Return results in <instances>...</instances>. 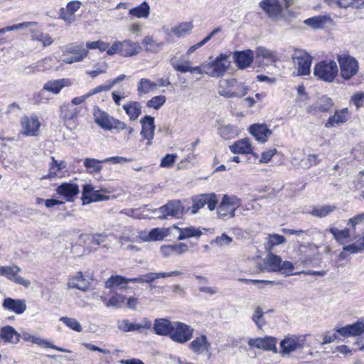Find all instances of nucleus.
<instances>
[{
    "mask_svg": "<svg viewBox=\"0 0 364 364\" xmlns=\"http://www.w3.org/2000/svg\"><path fill=\"white\" fill-rule=\"evenodd\" d=\"M336 210L335 205H325L322 206H314L309 213L317 218H323Z\"/></svg>",
    "mask_w": 364,
    "mask_h": 364,
    "instance_id": "de8ad7c7",
    "label": "nucleus"
},
{
    "mask_svg": "<svg viewBox=\"0 0 364 364\" xmlns=\"http://www.w3.org/2000/svg\"><path fill=\"white\" fill-rule=\"evenodd\" d=\"M292 60L295 71L294 75L297 76L306 75L310 73L311 57L303 50H296L292 54Z\"/></svg>",
    "mask_w": 364,
    "mask_h": 364,
    "instance_id": "0eeeda50",
    "label": "nucleus"
},
{
    "mask_svg": "<svg viewBox=\"0 0 364 364\" xmlns=\"http://www.w3.org/2000/svg\"><path fill=\"white\" fill-rule=\"evenodd\" d=\"M2 306L5 309L13 311L17 314H23L27 308L24 299H14L12 298L4 299Z\"/></svg>",
    "mask_w": 364,
    "mask_h": 364,
    "instance_id": "c756f323",
    "label": "nucleus"
},
{
    "mask_svg": "<svg viewBox=\"0 0 364 364\" xmlns=\"http://www.w3.org/2000/svg\"><path fill=\"white\" fill-rule=\"evenodd\" d=\"M232 241V238L226 234L223 233L221 236L217 237L212 243L216 244L218 246H223L229 245Z\"/></svg>",
    "mask_w": 364,
    "mask_h": 364,
    "instance_id": "338daca9",
    "label": "nucleus"
},
{
    "mask_svg": "<svg viewBox=\"0 0 364 364\" xmlns=\"http://www.w3.org/2000/svg\"><path fill=\"white\" fill-rule=\"evenodd\" d=\"M145 50L152 53H158L164 46L163 42H156L151 36H146L142 41Z\"/></svg>",
    "mask_w": 364,
    "mask_h": 364,
    "instance_id": "37998d69",
    "label": "nucleus"
},
{
    "mask_svg": "<svg viewBox=\"0 0 364 364\" xmlns=\"http://www.w3.org/2000/svg\"><path fill=\"white\" fill-rule=\"evenodd\" d=\"M278 60L276 50L264 46H258L255 50V60L259 66H269Z\"/></svg>",
    "mask_w": 364,
    "mask_h": 364,
    "instance_id": "9b49d317",
    "label": "nucleus"
},
{
    "mask_svg": "<svg viewBox=\"0 0 364 364\" xmlns=\"http://www.w3.org/2000/svg\"><path fill=\"white\" fill-rule=\"evenodd\" d=\"M21 336H22V338L25 341L31 342V343L37 344L38 346H41V347L53 348V349L57 350L58 351H60V352H64V353H70L71 352L70 350H69L68 349L58 347V346L52 344L50 342H49L48 341H47L46 339L41 338L34 336V335H31L30 333H28L27 332H23L22 333Z\"/></svg>",
    "mask_w": 364,
    "mask_h": 364,
    "instance_id": "393cba45",
    "label": "nucleus"
},
{
    "mask_svg": "<svg viewBox=\"0 0 364 364\" xmlns=\"http://www.w3.org/2000/svg\"><path fill=\"white\" fill-rule=\"evenodd\" d=\"M141 130L140 135L144 140H146V145L151 146L154 137L155 124L154 118L146 115L140 120Z\"/></svg>",
    "mask_w": 364,
    "mask_h": 364,
    "instance_id": "dca6fc26",
    "label": "nucleus"
},
{
    "mask_svg": "<svg viewBox=\"0 0 364 364\" xmlns=\"http://www.w3.org/2000/svg\"><path fill=\"white\" fill-rule=\"evenodd\" d=\"M241 200L235 195H224L218 205L217 213L220 218H234L235 210L240 206Z\"/></svg>",
    "mask_w": 364,
    "mask_h": 364,
    "instance_id": "6e6552de",
    "label": "nucleus"
},
{
    "mask_svg": "<svg viewBox=\"0 0 364 364\" xmlns=\"http://www.w3.org/2000/svg\"><path fill=\"white\" fill-rule=\"evenodd\" d=\"M210 346L211 344L205 335L196 337L189 344V348L197 355L208 353Z\"/></svg>",
    "mask_w": 364,
    "mask_h": 364,
    "instance_id": "b1692460",
    "label": "nucleus"
},
{
    "mask_svg": "<svg viewBox=\"0 0 364 364\" xmlns=\"http://www.w3.org/2000/svg\"><path fill=\"white\" fill-rule=\"evenodd\" d=\"M128 284V278L122 277L121 275H114L110 277L105 282V287L107 289H112L114 287H120L122 285H126Z\"/></svg>",
    "mask_w": 364,
    "mask_h": 364,
    "instance_id": "603ef678",
    "label": "nucleus"
},
{
    "mask_svg": "<svg viewBox=\"0 0 364 364\" xmlns=\"http://www.w3.org/2000/svg\"><path fill=\"white\" fill-rule=\"evenodd\" d=\"M60 117L64 120H74L79 112H80V109L78 107H73L72 105L69 103H65L60 107Z\"/></svg>",
    "mask_w": 364,
    "mask_h": 364,
    "instance_id": "4c0bfd02",
    "label": "nucleus"
},
{
    "mask_svg": "<svg viewBox=\"0 0 364 364\" xmlns=\"http://www.w3.org/2000/svg\"><path fill=\"white\" fill-rule=\"evenodd\" d=\"M329 232L333 235L334 239L340 244H344V240L350 237L348 229L340 230L336 228H331Z\"/></svg>",
    "mask_w": 364,
    "mask_h": 364,
    "instance_id": "5fc2aeb1",
    "label": "nucleus"
},
{
    "mask_svg": "<svg viewBox=\"0 0 364 364\" xmlns=\"http://www.w3.org/2000/svg\"><path fill=\"white\" fill-rule=\"evenodd\" d=\"M68 85H70V82L68 79L50 80L44 84L43 90L58 94L64 87Z\"/></svg>",
    "mask_w": 364,
    "mask_h": 364,
    "instance_id": "c9c22d12",
    "label": "nucleus"
},
{
    "mask_svg": "<svg viewBox=\"0 0 364 364\" xmlns=\"http://www.w3.org/2000/svg\"><path fill=\"white\" fill-rule=\"evenodd\" d=\"M184 207L180 200H171L155 210L158 218L165 219L168 216L179 218L184 213Z\"/></svg>",
    "mask_w": 364,
    "mask_h": 364,
    "instance_id": "1a4fd4ad",
    "label": "nucleus"
},
{
    "mask_svg": "<svg viewBox=\"0 0 364 364\" xmlns=\"http://www.w3.org/2000/svg\"><path fill=\"white\" fill-rule=\"evenodd\" d=\"M230 66V55L225 53H220L214 61L203 65L205 73L213 77L223 76Z\"/></svg>",
    "mask_w": 364,
    "mask_h": 364,
    "instance_id": "20e7f679",
    "label": "nucleus"
},
{
    "mask_svg": "<svg viewBox=\"0 0 364 364\" xmlns=\"http://www.w3.org/2000/svg\"><path fill=\"white\" fill-rule=\"evenodd\" d=\"M285 242V237L282 235L274 234L269 235L267 246L269 249H272L274 246L282 244Z\"/></svg>",
    "mask_w": 364,
    "mask_h": 364,
    "instance_id": "0e129e2a",
    "label": "nucleus"
},
{
    "mask_svg": "<svg viewBox=\"0 0 364 364\" xmlns=\"http://www.w3.org/2000/svg\"><path fill=\"white\" fill-rule=\"evenodd\" d=\"M82 205H87L92 202L107 200L109 196L102 195L100 191L95 190L91 184H85L82 188L81 197Z\"/></svg>",
    "mask_w": 364,
    "mask_h": 364,
    "instance_id": "2eb2a0df",
    "label": "nucleus"
},
{
    "mask_svg": "<svg viewBox=\"0 0 364 364\" xmlns=\"http://www.w3.org/2000/svg\"><path fill=\"white\" fill-rule=\"evenodd\" d=\"M338 73L337 63L333 60H321L314 68V75L326 82H333Z\"/></svg>",
    "mask_w": 364,
    "mask_h": 364,
    "instance_id": "7ed1b4c3",
    "label": "nucleus"
},
{
    "mask_svg": "<svg viewBox=\"0 0 364 364\" xmlns=\"http://www.w3.org/2000/svg\"><path fill=\"white\" fill-rule=\"evenodd\" d=\"M332 21L331 18L329 16H316L309 18L304 21V23L311 26V28L316 29L323 28L326 23Z\"/></svg>",
    "mask_w": 364,
    "mask_h": 364,
    "instance_id": "a19ab883",
    "label": "nucleus"
},
{
    "mask_svg": "<svg viewBox=\"0 0 364 364\" xmlns=\"http://www.w3.org/2000/svg\"><path fill=\"white\" fill-rule=\"evenodd\" d=\"M170 63L175 70L181 72L182 73H186L188 72L191 73H197L200 75L205 73L204 68L203 66L191 67V65H181L178 63V60H176L174 58L171 59Z\"/></svg>",
    "mask_w": 364,
    "mask_h": 364,
    "instance_id": "e433bc0d",
    "label": "nucleus"
},
{
    "mask_svg": "<svg viewBox=\"0 0 364 364\" xmlns=\"http://www.w3.org/2000/svg\"><path fill=\"white\" fill-rule=\"evenodd\" d=\"M350 114L348 108L336 110L325 123V127L330 129L336 125L346 123L350 118Z\"/></svg>",
    "mask_w": 364,
    "mask_h": 364,
    "instance_id": "412c9836",
    "label": "nucleus"
},
{
    "mask_svg": "<svg viewBox=\"0 0 364 364\" xmlns=\"http://www.w3.org/2000/svg\"><path fill=\"white\" fill-rule=\"evenodd\" d=\"M218 134L224 139H230L239 134V129L232 124L222 125L218 127Z\"/></svg>",
    "mask_w": 364,
    "mask_h": 364,
    "instance_id": "79ce46f5",
    "label": "nucleus"
},
{
    "mask_svg": "<svg viewBox=\"0 0 364 364\" xmlns=\"http://www.w3.org/2000/svg\"><path fill=\"white\" fill-rule=\"evenodd\" d=\"M151 325V322L149 319L144 318L140 323H132V331H140L141 329H149Z\"/></svg>",
    "mask_w": 364,
    "mask_h": 364,
    "instance_id": "69168bd1",
    "label": "nucleus"
},
{
    "mask_svg": "<svg viewBox=\"0 0 364 364\" xmlns=\"http://www.w3.org/2000/svg\"><path fill=\"white\" fill-rule=\"evenodd\" d=\"M293 4V0H262L259 6L273 20L283 17L284 9Z\"/></svg>",
    "mask_w": 364,
    "mask_h": 364,
    "instance_id": "f03ea898",
    "label": "nucleus"
},
{
    "mask_svg": "<svg viewBox=\"0 0 364 364\" xmlns=\"http://www.w3.org/2000/svg\"><path fill=\"white\" fill-rule=\"evenodd\" d=\"M236 83L237 80L234 78L223 79L220 80L218 87V94L220 96L227 98H232V96H230L229 95L232 94L233 88L235 87Z\"/></svg>",
    "mask_w": 364,
    "mask_h": 364,
    "instance_id": "f704fd0d",
    "label": "nucleus"
},
{
    "mask_svg": "<svg viewBox=\"0 0 364 364\" xmlns=\"http://www.w3.org/2000/svg\"><path fill=\"white\" fill-rule=\"evenodd\" d=\"M247 343L251 348L273 351L274 353L277 352L276 339L274 337L265 336L264 338H250Z\"/></svg>",
    "mask_w": 364,
    "mask_h": 364,
    "instance_id": "a211bd4d",
    "label": "nucleus"
},
{
    "mask_svg": "<svg viewBox=\"0 0 364 364\" xmlns=\"http://www.w3.org/2000/svg\"><path fill=\"white\" fill-rule=\"evenodd\" d=\"M252 321L255 322L258 328L261 329L265 324L264 318V311L259 306H257L255 311L252 317Z\"/></svg>",
    "mask_w": 364,
    "mask_h": 364,
    "instance_id": "4d7b16f0",
    "label": "nucleus"
},
{
    "mask_svg": "<svg viewBox=\"0 0 364 364\" xmlns=\"http://www.w3.org/2000/svg\"><path fill=\"white\" fill-rule=\"evenodd\" d=\"M31 38L32 40L41 42L44 47L48 46L53 43V39L48 34L43 33L38 30L31 31Z\"/></svg>",
    "mask_w": 364,
    "mask_h": 364,
    "instance_id": "3c124183",
    "label": "nucleus"
},
{
    "mask_svg": "<svg viewBox=\"0 0 364 364\" xmlns=\"http://www.w3.org/2000/svg\"><path fill=\"white\" fill-rule=\"evenodd\" d=\"M158 87V85L156 82H151L148 78H141L139 80L138 86H137V92L139 95H144L148 92L155 90Z\"/></svg>",
    "mask_w": 364,
    "mask_h": 364,
    "instance_id": "c03bdc74",
    "label": "nucleus"
},
{
    "mask_svg": "<svg viewBox=\"0 0 364 364\" xmlns=\"http://www.w3.org/2000/svg\"><path fill=\"white\" fill-rule=\"evenodd\" d=\"M235 87V89L233 90L232 94L230 95V96H232V98L242 97L245 96L249 90V87L243 82H237Z\"/></svg>",
    "mask_w": 364,
    "mask_h": 364,
    "instance_id": "e2e57ef3",
    "label": "nucleus"
},
{
    "mask_svg": "<svg viewBox=\"0 0 364 364\" xmlns=\"http://www.w3.org/2000/svg\"><path fill=\"white\" fill-rule=\"evenodd\" d=\"M333 106L332 99L326 95H322L316 101L306 108V112L311 114H318L321 112H328Z\"/></svg>",
    "mask_w": 364,
    "mask_h": 364,
    "instance_id": "4468645a",
    "label": "nucleus"
},
{
    "mask_svg": "<svg viewBox=\"0 0 364 364\" xmlns=\"http://www.w3.org/2000/svg\"><path fill=\"white\" fill-rule=\"evenodd\" d=\"M254 56V52L252 50L237 51L235 52L233 55L235 61L240 69L250 67L253 61Z\"/></svg>",
    "mask_w": 364,
    "mask_h": 364,
    "instance_id": "a878e982",
    "label": "nucleus"
},
{
    "mask_svg": "<svg viewBox=\"0 0 364 364\" xmlns=\"http://www.w3.org/2000/svg\"><path fill=\"white\" fill-rule=\"evenodd\" d=\"M233 154H252V148L249 138L237 140L229 146Z\"/></svg>",
    "mask_w": 364,
    "mask_h": 364,
    "instance_id": "2f4dec72",
    "label": "nucleus"
},
{
    "mask_svg": "<svg viewBox=\"0 0 364 364\" xmlns=\"http://www.w3.org/2000/svg\"><path fill=\"white\" fill-rule=\"evenodd\" d=\"M21 134L26 136H33L38 134L41 123L37 117H23L21 120Z\"/></svg>",
    "mask_w": 364,
    "mask_h": 364,
    "instance_id": "f3484780",
    "label": "nucleus"
},
{
    "mask_svg": "<svg viewBox=\"0 0 364 364\" xmlns=\"http://www.w3.org/2000/svg\"><path fill=\"white\" fill-rule=\"evenodd\" d=\"M21 271V269L16 265L0 267V275L5 277L8 279L18 284L28 288L30 287L31 282L29 280L25 279L18 274V273Z\"/></svg>",
    "mask_w": 364,
    "mask_h": 364,
    "instance_id": "f8f14e48",
    "label": "nucleus"
},
{
    "mask_svg": "<svg viewBox=\"0 0 364 364\" xmlns=\"http://www.w3.org/2000/svg\"><path fill=\"white\" fill-rule=\"evenodd\" d=\"M21 335L11 326H6L0 331V338L6 343L16 344L19 342Z\"/></svg>",
    "mask_w": 364,
    "mask_h": 364,
    "instance_id": "473e14b6",
    "label": "nucleus"
},
{
    "mask_svg": "<svg viewBox=\"0 0 364 364\" xmlns=\"http://www.w3.org/2000/svg\"><path fill=\"white\" fill-rule=\"evenodd\" d=\"M282 259L279 256L269 253L264 260V266L260 268L262 271L279 272Z\"/></svg>",
    "mask_w": 364,
    "mask_h": 364,
    "instance_id": "72a5a7b5",
    "label": "nucleus"
},
{
    "mask_svg": "<svg viewBox=\"0 0 364 364\" xmlns=\"http://www.w3.org/2000/svg\"><path fill=\"white\" fill-rule=\"evenodd\" d=\"M62 52V60L68 64L82 61L89 53L83 43H70L60 48Z\"/></svg>",
    "mask_w": 364,
    "mask_h": 364,
    "instance_id": "f257e3e1",
    "label": "nucleus"
},
{
    "mask_svg": "<svg viewBox=\"0 0 364 364\" xmlns=\"http://www.w3.org/2000/svg\"><path fill=\"white\" fill-rule=\"evenodd\" d=\"M95 122L101 128L105 130H110L114 117L109 116L107 112L101 110L98 107H95L93 110Z\"/></svg>",
    "mask_w": 364,
    "mask_h": 364,
    "instance_id": "cd10ccee",
    "label": "nucleus"
},
{
    "mask_svg": "<svg viewBox=\"0 0 364 364\" xmlns=\"http://www.w3.org/2000/svg\"><path fill=\"white\" fill-rule=\"evenodd\" d=\"M68 328L77 332H81L82 328L80 323L74 318L63 316L60 318Z\"/></svg>",
    "mask_w": 364,
    "mask_h": 364,
    "instance_id": "bf43d9fd",
    "label": "nucleus"
},
{
    "mask_svg": "<svg viewBox=\"0 0 364 364\" xmlns=\"http://www.w3.org/2000/svg\"><path fill=\"white\" fill-rule=\"evenodd\" d=\"M174 322L166 318H156L154 323V330L157 335L170 336L173 331Z\"/></svg>",
    "mask_w": 364,
    "mask_h": 364,
    "instance_id": "7c9ffc66",
    "label": "nucleus"
},
{
    "mask_svg": "<svg viewBox=\"0 0 364 364\" xmlns=\"http://www.w3.org/2000/svg\"><path fill=\"white\" fill-rule=\"evenodd\" d=\"M193 333V328L190 326L176 321L174 322L173 331L170 338L176 343H184L191 340Z\"/></svg>",
    "mask_w": 364,
    "mask_h": 364,
    "instance_id": "9d476101",
    "label": "nucleus"
},
{
    "mask_svg": "<svg viewBox=\"0 0 364 364\" xmlns=\"http://www.w3.org/2000/svg\"><path fill=\"white\" fill-rule=\"evenodd\" d=\"M218 203L216 195L214 193L202 194L193 199L192 213L196 214L198 210L207 205L209 210L212 211L215 208Z\"/></svg>",
    "mask_w": 364,
    "mask_h": 364,
    "instance_id": "ddd939ff",
    "label": "nucleus"
},
{
    "mask_svg": "<svg viewBox=\"0 0 364 364\" xmlns=\"http://www.w3.org/2000/svg\"><path fill=\"white\" fill-rule=\"evenodd\" d=\"M141 50L139 43L130 40L115 41L107 50L108 55L119 54L123 57H132L136 55Z\"/></svg>",
    "mask_w": 364,
    "mask_h": 364,
    "instance_id": "39448f33",
    "label": "nucleus"
},
{
    "mask_svg": "<svg viewBox=\"0 0 364 364\" xmlns=\"http://www.w3.org/2000/svg\"><path fill=\"white\" fill-rule=\"evenodd\" d=\"M221 31V28L218 27L215 28L205 38H203L201 41L198 43L197 44L191 46L186 52V55H189L193 52H195L198 48H200L203 45H205L208 41H209L215 34L220 33Z\"/></svg>",
    "mask_w": 364,
    "mask_h": 364,
    "instance_id": "864d4df0",
    "label": "nucleus"
},
{
    "mask_svg": "<svg viewBox=\"0 0 364 364\" xmlns=\"http://www.w3.org/2000/svg\"><path fill=\"white\" fill-rule=\"evenodd\" d=\"M101 163H103L102 160L92 158H86L83 162L87 171L90 173H100L102 168V166L100 165Z\"/></svg>",
    "mask_w": 364,
    "mask_h": 364,
    "instance_id": "09e8293b",
    "label": "nucleus"
},
{
    "mask_svg": "<svg viewBox=\"0 0 364 364\" xmlns=\"http://www.w3.org/2000/svg\"><path fill=\"white\" fill-rule=\"evenodd\" d=\"M129 13L139 18H147L150 13V7L146 1H144L138 6L131 9Z\"/></svg>",
    "mask_w": 364,
    "mask_h": 364,
    "instance_id": "a18cd8bd",
    "label": "nucleus"
},
{
    "mask_svg": "<svg viewBox=\"0 0 364 364\" xmlns=\"http://www.w3.org/2000/svg\"><path fill=\"white\" fill-rule=\"evenodd\" d=\"M123 109L132 121L136 120L141 113V105L138 102H129L123 105Z\"/></svg>",
    "mask_w": 364,
    "mask_h": 364,
    "instance_id": "58836bf2",
    "label": "nucleus"
},
{
    "mask_svg": "<svg viewBox=\"0 0 364 364\" xmlns=\"http://www.w3.org/2000/svg\"><path fill=\"white\" fill-rule=\"evenodd\" d=\"M168 235V230L167 229L154 228L149 232L147 240L153 241L162 240Z\"/></svg>",
    "mask_w": 364,
    "mask_h": 364,
    "instance_id": "6e6d98bb",
    "label": "nucleus"
},
{
    "mask_svg": "<svg viewBox=\"0 0 364 364\" xmlns=\"http://www.w3.org/2000/svg\"><path fill=\"white\" fill-rule=\"evenodd\" d=\"M50 61L51 58H50L39 60L36 65L25 68L24 72L26 74H29L31 73H33L35 70L40 71L46 69V65L50 63Z\"/></svg>",
    "mask_w": 364,
    "mask_h": 364,
    "instance_id": "13d9d810",
    "label": "nucleus"
},
{
    "mask_svg": "<svg viewBox=\"0 0 364 364\" xmlns=\"http://www.w3.org/2000/svg\"><path fill=\"white\" fill-rule=\"evenodd\" d=\"M193 26L191 22H183L179 25L171 28V32L177 37H183L189 34Z\"/></svg>",
    "mask_w": 364,
    "mask_h": 364,
    "instance_id": "49530a36",
    "label": "nucleus"
},
{
    "mask_svg": "<svg viewBox=\"0 0 364 364\" xmlns=\"http://www.w3.org/2000/svg\"><path fill=\"white\" fill-rule=\"evenodd\" d=\"M52 161L53 163L50 167V177L55 176L59 171L66 167L65 161H58L57 160L55 159L53 156H52Z\"/></svg>",
    "mask_w": 364,
    "mask_h": 364,
    "instance_id": "680f3d73",
    "label": "nucleus"
},
{
    "mask_svg": "<svg viewBox=\"0 0 364 364\" xmlns=\"http://www.w3.org/2000/svg\"><path fill=\"white\" fill-rule=\"evenodd\" d=\"M350 100L357 109L360 108L364 105V93L358 92L353 95Z\"/></svg>",
    "mask_w": 364,
    "mask_h": 364,
    "instance_id": "774afa93",
    "label": "nucleus"
},
{
    "mask_svg": "<svg viewBox=\"0 0 364 364\" xmlns=\"http://www.w3.org/2000/svg\"><path fill=\"white\" fill-rule=\"evenodd\" d=\"M250 133L258 141L265 143L267 138L272 134L265 124H254L249 127Z\"/></svg>",
    "mask_w": 364,
    "mask_h": 364,
    "instance_id": "4be33fe9",
    "label": "nucleus"
},
{
    "mask_svg": "<svg viewBox=\"0 0 364 364\" xmlns=\"http://www.w3.org/2000/svg\"><path fill=\"white\" fill-rule=\"evenodd\" d=\"M127 298L119 293H114L105 303L106 306L121 309L124 306Z\"/></svg>",
    "mask_w": 364,
    "mask_h": 364,
    "instance_id": "8fccbe9b",
    "label": "nucleus"
},
{
    "mask_svg": "<svg viewBox=\"0 0 364 364\" xmlns=\"http://www.w3.org/2000/svg\"><path fill=\"white\" fill-rule=\"evenodd\" d=\"M56 192L65 198L67 201H73V198L79 193L80 191L78 186L75 183H63L57 188Z\"/></svg>",
    "mask_w": 364,
    "mask_h": 364,
    "instance_id": "bb28decb",
    "label": "nucleus"
},
{
    "mask_svg": "<svg viewBox=\"0 0 364 364\" xmlns=\"http://www.w3.org/2000/svg\"><path fill=\"white\" fill-rule=\"evenodd\" d=\"M336 331L343 336H359L364 332V320L346 325L344 327L336 329Z\"/></svg>",
    "mask_w": 364,
    "mask_h": 364,
    "instance_id": "c85d7f7f",
    "label": "nucleus"
},
{
    "mask_svg": "<svg viewBox=\"0 0 364 364\" xmlns=\"http://www.w3.org/2000/svg\"><path fill=\"white\" fill-rule=\"evenodd\" d=\"M280 346L281 353L289 355L296 350L301 349L304 346V341L296 336H288L281 341Z\"/></svg>",
    "mask_w": 364,
    "mask_h": 364,
    "instance_id": "6ab92c4d",
    "label": "nucleus"
},
{
    "mask_svg": "<svg viewBox=\"0 0 364 364\" xmlns=\"http://www.w3.org/2000/svg\"><path fill=\"white\" fill-rule=\"evenodd\" d=\"M91 282H92L91 277L84 275L81 272H78L75 276L70 279L68 286L70 288L86 291L89 288Z\"/></svg>",
    "mask_w": 364,
    "mask_h": 364,
    "instance_id": "5701e85b",
    "label": "nucleus"
},
{
    "mask_svg": "<svg viewBox=\"0 0 364 364\" xmlns=\"http://www.w3.org/2000/svg\"><path fill=\"white\" fill-rule=\"evenodd\" d=\"M166 101V97L164 95H158L152 97L146 103V106L150 108L159 109L163 106Z\"/></svg>",
    "mask_w": 364,
    "mask_h": 364,
    "instance_id": "052dcab7",
    "label": "nucleus"
},
{
    "mask_svg": "<svg viewBox=\"0 0 364 364\" xmlns=\"http://www.w3.org/2000/svg\"><path fill=\"white\" fill-rule=\"evenodd\" d=\"M337 60L340 66V75L343 79L348 80L358 73L359 65L355 58L342 54L337 56Z\"/></svg>",
    "mask_w": 364,
    "mask_h": 364,
    "instance_id": "423d86ee",
    "label": "nucleus"
},
{
    "mask_svg": "<svg viewBox=\"0 0 364 364\" xmlns=\"http://www.w3.org/2000/svg\"><path fill=\"white\" fill-rule=\"evenodd\" d=\"M173 228H175L179 231V235L178 237V240H182L191 237H199L202 235L201 230L193 226L181 228L176 225H173Z\"/></svg>",
    "mask_w": 364,
    "mask_h": 364,
    "instance_id": "ea45409f",
    "label": "nucleus"
},
{
    "mask_svg": "<svg viewBox=\"0 0 364 364\" xmlns=\"http://www.w3.org/2000/svg\"><path fill=\"white\" fill-rule=\"evenodd\" d=\"M82 6V2L77 0L68 2L65 8H61L60 10V17L68 24H70L75 20V13Z\"/></svg>",
    "mask_w": 364,
    "mask_h": 364,
    "instance_id": "aec40b11",
    "label": "nucleus"
}]
</instances>
